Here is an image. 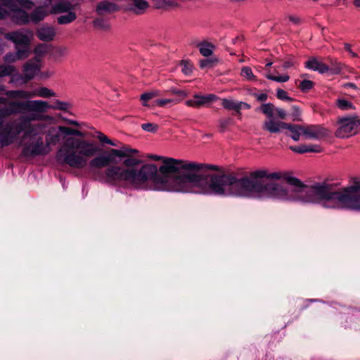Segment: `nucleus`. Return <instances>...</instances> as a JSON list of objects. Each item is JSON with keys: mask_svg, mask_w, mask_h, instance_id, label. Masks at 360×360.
<instances>
[{"mask_svg": "<svg viewBox=\"0 0 360 360\" xmlns=\"http://www.w3.org/2000/svg\"><path fill=\"white\" fill-rule=\"evenodd\" d=\"M98 147L84 139H65L56 153V159L70 167L84 169L89 165L96 179L109 186L135 190H155L210 195L212 174L218 167L158 155H147L154 161H162L158 168L154 164L136 166L141 160L135 158L139 150L128 146L111 148L95 156Z\"/></svg>", "mask_w": 360, "mask_h": 360, "instance_id": "f257e3e1", "label": "nucleus"}, {"mask_svg": "<svg viewBox=\"0 0 360 360\" xmlns=\"http://www.w3.org/2000/svg\"><path fill=\"white\" fill-rule=\"evenodd\" d=\"M287 183L293 186L288 189L276 183L251 184L249 188L216 193L214 195L253 198H274L319 204L325 208L359 210L360 209V181L354 178L351 185L335 188L333 184L316 182L304 185L296 177H288Z\"/></svg>", "mask_w": 360, "mask_h": 360, "instance_id": "f03ea898", "label": "nucleus"}, {"mask_svg": "<svg viewBox=\"0 0 360 360\" xmlns=\"http://www.w3.org/2000/svg\"><path fill=\"white\" fill-rule=\"evenodd\" d=\"M288 177H291L286 173L283 172H268L265 169H259L250 173L248 176L238 178L235 174L220 172L213 174L211 177V193L212 194L224 193L235 190L249 188L251 184L255 183L269 184L264 179L269 180H279L284 179L287 181Z\"/></svg>", "mask_w": 360, "mask_h": 360, "instance_id": "7ed1b4c3", "label": "nucleus"}, {"mask_svg": "<svg viewBox=\"0 0 360 360\" xmlns=\"http://www.w3.org/2000/svg\"><path fill=\"white\" fill-rule=\"evenodd\" d=\"M29 102L30 101H11L8 103V106L0 108V146L1 148L11 144L15 139V136L12 134V124L8 122L4 125L3 119L17 113H32V110H30L27 105Z\"/></svg>", "mask_w": 360, "mask_h": 360, "instance_id": "20e7f679", "label": "nucleus"}, {"mask_svg": "<svg viewBox=\"0 0 360 360\" xmlns=\"http://www.w3.org/2000/svg\"><path fill=\"white\" fill-rule=\"evenodd\" d=\"M28 107L32 110V113L27 114V116L22 117V120L27 121L40 120L44 118L41 114L46 112L48 109L58 110L67 111L71 108V104L56 100L52 105H49L46 101L41 100H32L28 103Z\"/></svg>", "mask_w": 360, "mask_h": 360, "instance_id": "39448f33", "label": "nucleus"}, {"mask_svg": "<svg viewBox=\"0 0 360 360\" xmlns=\"http://www.w3.org/2000/svg\"><path fill=\"white\" fill-rule=\"evenodd\" d=\"M4 5L9 9V15L12 20L18 25H25L30 22V15L23 10L19 9L17 6L30 9L33 6V3L30 0H0Z\"/></svg>", "mask_w": 360, "mask_h": 360, "instance_id": "423d86ee", "label": "nucleus"}, {"mask_svg": "<svg viewBox=\"0 0 360 360\" xmlns=\"http://www.w3.org/2000/svg\"><path fill=\"white\" fill-rule=\"evenodd\" d=\"M338 127L335 136L339 138H346L355 134L360 126V119L355 115L349 117H340L337 122Z\"/></svg>", "mask_w": 360, "mask_h": 360, "instance_id": "0eeeda50", "label": "nucleus"}, {"mask_svg": "<svg viewBox=\"0 0 360 360\" xmlns=\"http://www.w3.org/2000/svg\"><path fill=\"white\" fill-rule=\"evenodd\" d=\"M50 151L51 148L44 142L41 136L32 139L30 143L24 145L22 149V153L25 156L45 155Z\"/></svg>", "mask_w": 360, "mask_h": 360, "instance_id": "6e6552de", "label": "nucleus"}, {"mask_svg": "<svg viewBox=\"0 0 360 360\" xmlns=\"http://www.w3.org/2000/svg\"><path fill=\"white\" fill-rule=\"evenodd\" d=\"M6 39L15 44V49H26L29 52V45L32 37V33L27 30L11 32L5 34Z\"/></svg>", "mask_w": 360, "mask_h": 360, "instance_id": "1a4fd4ad", "label": "nucleus"}, {"mask_svg": "<svg viewBox=\"0 0 360 360\" xmlns=\"http://www.w3.org/2000/svg\"><path fill=\"white\" fill-rule=\"evenodd\" d=\"M26 115L21 116L20 122L18 125L19 131L25 130V137H30L32 139L36 138V136H41L44 134L46 128V124L43 123L38 124H30L31 121L22 120V117Z\"/></svg>", "mask_w": 360, "mask_h": 360, "instance_id": "9d476101", "label": "nucleus"}, {"mask_svg": "<svg viewBox=\"0 0 360 360\" xmlns=\"http://www.w3.org/2000/svg\"><path fill=\"white\" fill-rule=\"evenodd\" d=\"M303 136L307 139H321L328 135L326 129L320 125L304 126Z\"/></svg>", "mask_w": 360, "mask_h": 360, "instance_id": "9b49d317", "label": "nucleus"}, {"mask_svg": "<svg viewBox=\"0 0 360 360\" xmlns=\"http://www.w3.org/2000/svg\"><path fill=\"white\" fill-rule=\"evenodd\" d=\"M287 123L281 121H275L274 119H269L263 123L262 129L271 134L280 133L282 129H285Z\"/></svg>", "mask_w": 360, "mask_h": 360, "instance_id": "f8f14e48", "label": "nucleus"}, {"mask_svg": "<svg viewBox=\"0 0 360 360\" xmlns=\"http://www.w3.org/2000/svg\"><path fill=\"white\" fill-rule=\"evenodd\" d=\"M56 30L52 26L44 25L37 30V37L43 41H51L56 36Z\"/></svg>", "mask_w": 360, "mask_h": 360, "instance_id": "ddd939ff", "label": "nucleus"}, {"mask_svg": "<svg viewBox=\"0 0 360 360\" xmlns=\"http://www.w3.org/2000/svg\"><path fill=\"white\" fill-rule=\"evenodd\" d=\"M118 6L108 1H102L99 2L96 7V12L99 15H103L105 14H110L117 11H118Z\"/></svg>", "mask_w": 360, "mask_h": 360, "instance_id": "4468645a", "label": "nucleus"}, {"mask_svg": "<svg viewBox=\"0 0 360 360\" xmlns=\"http://www.w3.org/2000/svg\"><path fill=\"white\" fill-rule=\"evenodd\" d=\"M75 5L66 0L58 1L52 5L51 13L60 14L74 11Z\"/></svg>", "mask_w": 360, "mask_h": 360, "instance_id": "2eb2a0df", "label": "nucleus"}, {"mask_svg": "<svg viewBox=\"0 0 360 360\" xmlns=\"http://www.w3.org/2000/svg\"><path fill=\"white\" fill-rule=\"evenodd\" d=\"M29 53L30 52L26 49L18 48L15 53H8L6 54L4 57V60L5 63H14L18 60L27 58Z\"/></svg>", "mask_w": 360, "mask_h": 360, "instance_id": "dca6fc26", "label": "nucleus"}, {"mask_svg": "<svg viewBox=\"0 0 360 360\" xmlns=\"http://www.w3.org/2000/svg\"><path fill=\"white\" fill-rule=\"evenodd\" d=\"M39 71V65L38 60H29L24 65V75L28 80L32 79Z\"/></svg>", "mask_w": 360, "mask_h": 360, "instance_id": "f3484780", "label": "nucleus"}, {"mask_svg": "<svg viewBox=\"0 0 360 360\" xmlns=\"http://www.w3.org/2000/svg\"><path fill=\"white\" fill-rule=\"evenodd\" d=\"M305 67L321 74L327 72L329 70V68L326 64L318 60L316 58H311L307 60L305 63Z\"/></svg>", "mask_w": 360, "mask_h": 360, "instance_id": "a211bd4d", "label": "nucleus"}, {"mask_svg": "<svg viewBox=\"0 0 360 360\" xmlns=\"http://www.w3.org/2000/svg\"><path fill=\"white\" fill-rule=\"evenodd\" d=\"M133 2L134 7L130 11L136 15H141L145 13L149 7V4L146 0H131Z\"/></svg>", "mask_w": 360, "mask_h": 360, "instance_id": "6ab92c4d", "label": "nucleus"}, {"mask_svg": "<svg viewBox=\"0 0 360 360\" xmlns=\"http://www.w3.org/2000/svg\"><path fill=\"white\" fill-rule=\"evenodd\" d=\"M286 129H288L290 132L289 136L295 141H297L301 135H303L304 126L297 125V124H292L287 123V127H285Z\"/></svg>", "mask_w": 360, "mask_h": 360, "instance_id": "aec40b11", "label": "nucleus"}, {"mask_svg": "<svg viewBox=\"0 0 360 360\" xmlns=\"http://www.w3.org/2000/svg\"><path fill=\"white\" fill-rule=\"evenodd\" d=\"M290 149L298 153H320L321 148L319 145H302L300 146L290 147Z\"/></svg>", "mask_w": 360, "mask_h": 360, "instance_id": "412c9836", "label": "nucleus"}, {"mask_svg": "<svg viewBox=\"0 0 360 360\" xmlns=\"http://www.w3.org/2000/svg\"><path fill=\"white\" fill-rule=\"evenodd\" d=\"M46 15L47 13L44 7H37L30 15V22L31 21L34 23H38L41 21Z\"/></svg>", "mask_w": 360, "mask_h": 360, "instance_id": "4be33fe9", "label": "nucleus"}, {"mask_svg": "<svg viewBox=\"0 0 360 360\" xmlns=\"http://www.w3.org/2000/svg\"><path fill=\"white\" fill-rule=\"evenodd\" d=\"M6 96L11 98H32L31 91L23 90H11L5 93Z\"/></svg>", "mask_w": 360, "mask_h": 360, "instance_id": "5701e85b", "label": "nucleus"}, {"mask_svg": "<svg viewBox=\"0 0 360 360\" xmlns=\"http://www.w3.org/2000/svg\"><path fill=\"white\" fill-rule=\"evenodd\" d=\"M65 14L60 15L57 18L59 25H66L72 22L77 19V15L74 11H71Z\"/></svg>", "mask_w": 360, "mask_h": 360, "instance_id": "b1692460", "label": "nucleus"}, {"mask_svg": "<svg viewBox=\"0 0 360 360\" xmlns=\"http://www.w3.org/2000/svg\"><path fill=\"white\" fill-rule=\"evenodd\" d=\"M32 98L39 96L42 98H49L56 95L55 92L46 87H40L33 91H31Z\"/></svg>", "mask_w": 360, "mask_h": 360, "instance_id": "393cba45", "label": "nucleus"}, {"mask_svg": "<svg viewBox=\"0 0 360 360\" xmlns=\"http://www.w3.org/2000/svg\"><path fill=\"white\" fill-rule=\"evenodd\" d=\"M194 98L196 99V102L198 108L210 102L215 101L217 97L214 94H207L205 96L195 94Z\"/></svg>", "mask_w": 360, "mask_h": 360, "instance_id": "a878e982", "label": "nucleus"}, {"mask_svg": "<svg viewBox=\"0 0 360 360\" xmlns=\"http://www.w3.org/2000/svg\"><path fill=\"white\" fill-rule=\"evenodd\" d=\"M200 53L205 57L210 56L213 53L214 46L209 42L203 41L198 44Z\"/></svg>", "mask_w": 360, "mask_h": 360, "instance_id": "bb28decb", "label": "nucleus"}, {"mask_svg": "<svg viewBox=\"0 0 360 360\" xmlns=\"http://www.w3.org/2000/svg\"><path fill=\"white\" fill-rule=\"evenodd\" d=\"M156 8L167 9L178 6L176 0H152Z\"/></svg>", "mask_w": 360, "mask_h": 360, "instance_id": "cd10ccee", "label": "nucleus"}, {"mask_svg": "<svg viewBox=\"0 0 360 360\" xmlns=\"http://www.w3.org/2000/svg\"><path fill=\"white\" fill-rule=\"evenodd\" d=\"M60 139V136L58 132H56L55 128L49 129L47 132L46 143L49 144L50 147L51 144L55 145L56 144Z\"/></svg>", "mask_w": 360, "mask_h": 360, "instance_id": "c85d7f7f", "label": "nucleus"}, {"mask_svg": "<svg viewBox=\"0 0 360 360\" xmlns=\"http://www.w3.org/2000/svg\"><path fill=\"white\" fill-rule=\"evenodd\" d=\"M160 95V91H157V90L152 91H148V92H145V93L142 94L141 95L140 99L142 101V104L143 106H148L147 102Z\"/></svg>", "mask_w": 360, "mask_h": 360, "instance_id": "c756f323", "label": "nucleus"}, {"mask_svg": "<svg viewBox=\"0 0 360 360\" xmlns=\"http://www.w3.org/2000/svg\"><path fill=\"white\" fill-rule=\"evenodd\" d=\"M276 107L272 103H265L261 106L262 112L269 118L273 119L275 115Z\"/></svg>", "mask_w": 360, "mask_h": 360, "instance_id": "7c9ffc66", "label": "nucleus"}, {"mask_svg": "<svg viewBox=\"0 0 360 360\" xmlns=\"http://www.w3.org/2000/svg\"><path fill=\"white\" fill-rule=\"evenodd\" d=\"M336 105L342 110H347L354 108L352 103L343 98L336 100Z\"/></svg>", "mask_w": 360, "mask_h": 360, "instance_id": "2f4dec72", "label": "nucleus"}, {"mask_svg": "<svg viewBox=\"0 0 360 360\" xmlns=\"http://www.w3.org/2000/svg\"><path fill=\"white\" fill-rule=\"evenodd\" d=\"M222 106L228 110H239V102L230 99H223L221 103Z\"/></svg>", "mask_w": 360, "mask_h": 360, "instance_id": "473e14b6", "label": "nucleus"}, {"mask_svg": "<svg viewBox=\"0 0 360 360\" xmlns=\"http://www.w3.org/2000/svg\"><path fill=\"white\" fill-rule=\"evenodd\" d=\"M15 71L13 65H0V77L10 76Z\"/></svg>", "mask_w": 360, "mask_h": 360, "instance_id": "72a5a7b5", "label": "nucleus"}, {"mask_svg": "<svg viewBox=\"0 0 360 360\" xmlns=\"http://www.w3.org/2000/svg\"><path fill=\"white\" fill-rule=\"evenodd\" d=\"M241 76L245 77L249 81H252L255 79V76L254 75L252 69L250 67L245 66L241 69Z\"/></svg>", "mask_w": 360, "mask_h": 360, "instance_id": "f704fd0d", "label": "nucleus"}, {"mask_svg": "<svg viewBox=\"0 0 360 360\" xmlns=\"http://www.w3.org/2000/svg\"><path fill=\"white\" fill-rule=\"evenodd\" d=\"M179 101L175 99L165 98V99H157L154 101L153 105L159 107H165L168 104L176 103Z\"/></svg>", "mask_w": 360, "mask_h": 360, "instance_id": "c9c22d12", "label": "nucleus"}, {"mask_svg": "<svg viewBox=\"0 0 360 360\" xmlns=\"http://www.w3.org/2000/svg\"><path fill=\"white\" fill-rule=\"evenodd\" d=\"M276 96L278 99L282 100V101H290V102L294 101V99L288 96V94L285 91H284L281 89H277Z\"/></svg>", "mask_w": 360, "mask_h": 360, "instance_id": "e433bc0d", "label": "nucleus"}, {"mask_svg": "<svg viewBox=\"0 0 360 360\" xmlns=\"http://www.w3.org/2000/svg\"><path fill=\"white\" fill-rule=\"evenodd\" d=\"M48 49V45L40 44L34 48V52L36 55L41 56L47 53Z\"/></svg>", "mask_w": 360, "mask_h": 360, "instance_id": "4c0bfd02", "label": "nucleus"}, {"mask_svg": "<svg viewBox=\"0 0 360 360\" xmlns=\"http://www.w3.org/2000/svg\"><path fill=\"white\" fill-rule=\"evenodd\" d=\"M291 117L292 121H301V110L298 106L293 105L292 107Z\"/></svg>", "mask_w": 360, "mask_h": 360, "instance_id": "58836bf2", "label": "nucleus"}, {"mask_svg": "<svg viewBox=\"0 0 360 360\" xmlns=\"http://www.w3.org/2000/svg\"><path fill=\"white\" fill-rule=\"evenodd\" d=\"M97 139L103 143H107L112 146H117V144L114 141L110 140L107 136H105L101 132L98 133Z\"/></svg>", "mask_w": 360, "mask_h": 360, "instance_id": "ea45409f", "label": "nucleus"}, {"mask_svg": "<svg viewBox=\"0 0 360 360\" xmlns=\"http://www.w3.org/2000/svg\"><path fill=\"white\" fill-rule=\"evenodd\" d=\"M266 77L267 79L277 82H285L288 81L290 79L289 76L287 75H284L282 76H274L271 75H267Z\"/></svg>", "mask_w": 360, "mask_h": 360, "instance_id": "a19ab883", "label": "nucleus"}, {"mask_svg": "<svg viewBox=\"0 0 360 360\" xmlns=\"http://www.w3.org/2000/svg\"><path fill=\"white\" fill-rule=\"evenodd\" d=\"M143 130L148 132H155L158 129V125L154 123H146L141 125Z\"/></svg>", "mask_w": 360, "mask_h": 360, "instance_id": "79ce46f5", "label": "nucleus"}, {"mask_svg": "<svg viewBox=\"0 0 360 360\" xmlns=\"http://www.w3.org/2000/svg\"><path fill=\"white\" fill-rule=\"evenodd\" d=\"M313 85L314 83L311 81L305 79L301 82L299 87L302 91H307L312 89Z\"/></svg>", "mask_w": 360, "mask_h": 360, "instance_id": "37998d69", "label": "nucleus"}, {"mask_svg": "<svg viewBox=\"0 0 360 360\" xmlns=\"http://www.w3.org/2000/svg\"><path fill=\"white\" fill-rule=\"evenodd\" d=\"M68 53V49L67 47H58L56 49L54 52V55L56 57H63L66 56Z\"/></svg>", "mask_w": 360, "mask_h": 360, "instance_id": "c03bdc74", "label": "nucleus"}, {"mask_svg": "<svg viewBox=\"0 0 360 360\" xmlns=\"http://www.w3.org/2000/svg\"><path fill=\"white\" fill-rule=\"evenodd\" d=\"M169 92L171 93L172 94L178 95L183 98H185L188 96V94L185 91L177 89L176 88H171L169 90Z\"/></svg>", "mask_w": 360, "mask_h": 360, "instance_id": "a18cd8bd", "label": "nucleus"}, {"mask_svg": "<svg viewBox=\"0 0 360 360\" xmlns=\"http://www.w3.org/2000/svg\"><path fill=\"white\" fill-rule=\"evenodd\" d=\"M213 64V60L211 59H204L200 61V66L201 68H211Z\"/></svg>", "mask_w": 360, "mask_h": 360, "instance_id": "49530a36", "label": "nucleus"}, {"mask_svg": "<svg viewBox=\"0 0 360 360\" xmlns=\"http://www.w3.org/2000/svg\"><path fill=\"white\" fill-rule=\"evenodd\" d=\"M275 115H276L278 117L283 120L285 119L287 116L286 112L283 109L280 108H276Z\"/></svg>", "mask_w": 360, "mask_h": 360, "instance_id": "de8ad7c7", "label": "nucleus"}, {"mask_svg": "<svg viewBox=\"0 0 360 360\" xmlns=\"http://www.w3.org/2000/svg\"><path fill=\"white\" fill-rule=\"evenodd\" d=\"M72 128L63 127V126H59L58 127V131L63 134H65L66 135H71L72 134Z\"/></svg>", "mask_w": 360, "mask_h": 360, "instance_id": "09e8293b", "label": "nucleus"}, {"mask_svg": "<svg viewBox=\"0 0 360 360\" xmlns=\"http://www.w3.org/2000/svg\"><path fill=\"white\" fill-rule=\"evenodd\" d=\"M182 72L185 75H189L190 73H191V72H192V66H191V65L188 63H184V67L182 68Z\"/></svg>", "mask_w": 360, "mask_h": 360, "instance_id": "8fccbe9b", "label": "nucleus"}, {"mask_svg": "<svg viewBox=\"0 0 360 360\" xmlns=\"http://www.w3.org/2000/svg\"><path fill=\"white\" fill-rule=\"evenodd\" d=\"M254 96L257 98L259 101H266L268 98V96L265 93L262 94H255Z\"/></svg>", "mask_w": 360, "mask_h": 360, "instance_id": "3c124183", "label": "nucleus"}, {"mask_svg": "<svg viewBox=\"0 0 360 360\" xmlns=\"http://www.w3.org/2000/svg\"><path fill=\"white\" fill-rule=\"evenodd\" d=\"M288 18L289 20L295 25H299L301 23V19L297 16L289 15Z\"/></svg>", "mask_w": 360, "mask_h": 360, "instance_id": "603ef678", "label": "nucleus"}, {"mask_svg": "<svg viewBox=\"0 0 360 360\" xmlns=\"http://www.w3.org/2000/svg\"><path fill=\"white\" fill-rule=\"evenodd\" d=\"M186 105L187 106L193 107V108H198L196 99L193 97V99H190L186 101Z\"/></svg>", "mask_w": 360, "mask_h": 360, "instance_id": "864d4df0", "label": "nucleus"}, {"mask_svg": "<svg viewBox=\"0 0 360 360\" xmlns=\"http://www.w3.org/2000/svg\"><path fill=\"white\" fill-rule=\"evenodd\" d=\"M9 15V12L0 6V19H4Z\"/></svg>", "mask_w": 360, "mask_h": 360, "instance_id": "5fc2aeb1", "label": "nucleus"}, {"mask_svg": "<svg viewBox=\"0 0 360 360\" xmlns=\"http://www.w3.org/2000/svg\"><path fill=\"white\" fill-rule=\"evenodd\" d=\"M345 50H346L347 51H348V52L350 53V55H351L352 57H354V58L357 57V53H354V52L352 50V49H351V45H350V44H345Z\"/></svg>", "mask_w": 360, "mask_h": 360, "instance_id": "6e6d98bb", "label": "nucleus"}, {"mask_svg": "<svg viewBox=\"0 0 360 360\" xmlns=\"http://www.w3.org/2000/svg\"><path fill=\"white\" fill-rule=\"evenodd\" d=\"M294 65L293 62L290 61V60H288V61H285L283 65H282V67L283 69H288L291 67H292Z\"/></svg>", "mask_w": 360, "mask_h": 360, "instance_id": "4d7b16f0", "label": "nucleus"}, {"mask_svg": "<svg viewBox=\"0 0 360 360\" xmlns=\"http://www.w3.org/2000/svg\"><path fill=\"white\" fill-rule=\"evenodd\" d=\"M71 135H74V136H79V137L83 136L82 132L81 131H79L78 129H72Z\"/></svg>", "mask_w": 360, "mask_h": 360, "instance_id": "13d9d810", "label": "nucleus"}, {"mask_svg": "<svg viewBox=\"0 0 360 360\" xmlns=\"http://www.w3.org/2000/svg\"><path fill=\"white\" fill-rule=\"evenodd\" d=\"M242 108L250 109V105L245 102L239 101V110Z\"/></svg>", "mask_w": 360, "mask_h": 360, "instance_id": "bf43d9fd", "label": "nucleus"}, {"mask_svg": "<svg viewBox=\"0 0 360 360\" xmlns=\"http://www.w3.org/2000/svg\"><path fill=\"white\" fill-rule=\"evenodd\" d=\"M103 20L101 19H96L94 20L93 24L96 27H101L103 24Z\"/></svg>", "mask_w": 360, "mask_h": 360, "instance_id": "052dcab7", "label": "nucleus"}, {"mask_svg": "<svg viewBox=\"0 0 360 360\" xmlns=\"http://www.w3.org/2000/svg\"><path fill=\"white\" fill-rule=\"evenodd\" d=\"M228 124H229V121H227V120H221L220 121V127L222 129V131H224L225 129V128L226 127Z\"/></svg>", "mask_w": 360, "mask_h": 360, "instance_id": "680f3d73", "label": "nucleus"}, {"mask_svg": "<svg viewBox=\"0 0 360 360\" xmlns=\"http://www.w3.org/2000/svg\"><path fill=\"white\" fill-rule=\"evenodd\" d=\"M66 122L71 124V125H74V126H76V127H78L79 126V124L78 122L75 121V120H67Z\"/></svg>", "mask_w": 360, "mask_h": 360, "instance_id": "e2e57ef3", "label": "nucleus"}, {"mask_svg": "<svg viewBox=\"0 0 360 360\" xmlns=\"http://www.w3.org/2000/svg\"><path fill=\"white\" fill-rule=\"evenodd\" d=\"M6 98L4 97H0V104H4L6 103Z\"/></svg>", "mask_w": 360, "mask_h": 360, "instance_id": "0e129e2a", "label": "nucleus"}, {"mask_svg": "<svg viewBox=\"0 0 360 360\" xmlns=\"http://www.w3.org/2000/svg\"><path fill=\"white\" fill-rule=\"evenodd\" d=\"M354 4L356 6H360V0H354Z\"/></svg>", "mask_w": 360, "mask_h": 360, "instance_id": "69168bd1", "label": "nucleus"}, {"mask_svg": "<svg viewBox=\"0 0 360 360\" xmlns=\"http://www.w3.org/2000/svg\"><path fill=\"white\" fill-rule=\"evenodd\" d=\"M346 86H354V84H352V83H348L346 84Z\"/></svg>", "mask_w": 360, "mask_h": 360, "instance_id": "338daca9", "label": "nucleus"}, {"mask_svg": "<svg viewBox=\"0 0 360 360\" xmlns=\"http://www.w3.org/2000/svg\"><path fill=\"white\" fill-rule=\"evenodd\" d=\"M271 65H272V63L270 62V63H268L266 66L270 67Z\"/></svg>", "mask_w": 360, "mask_h": 360, "instance_id": "774afa93", "label": "nucleus"}]
</instances>
